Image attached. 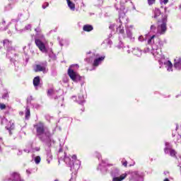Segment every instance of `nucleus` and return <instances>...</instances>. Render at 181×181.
<instances>
[{
  "instance_id": "1",
  "label": "nucleus",
  "mask_w": 181,
  "mask_h": 181,
  "mask_svg": "<svg viewBox=\"0 0 181 181\" xmlns=\"http://www.w3.org/2000/svg\"><path fill=\"white\" fill-rule=\"evenodd\" d=\"M148 45H152L151 53L156 59L159 62L163 60V59H165V56L162 54V50L160 49V47H162V41H160L159 37H156V35H153L150 39H148Z\"/></svg>"
},
{
  "instance_id": "2",
  "label": "nucleus",
  "mask_w": 181,
  "mask_h": 181,
  "mask_svg": "<svg viewBox=\"0 0 181 181\" xmlns=\"http://www.w3.org/2000/svg\"><path fill=\"white\" fill-rule=\"evenodd\" d=\"M34 127L37 131V136L41 141L45 142V141H49V139H50L52 134H50L49 129L45 127L43 123L39 122L36 124Z\"/></svg>"
},
{
  "instance_id": "3",
  "label": "nucleus",
  "mask_w": 181,
  "mask_h": 181,
  "mask_svg": "<svg viewBox=\"0 0 181 181\" xmlns=\"http://www.w3.org/2000/svg\"><path fill=\"white\" fill-rule=\"evenodd\" d=\"M71 159L69 157H66L65 163L70 166L71 170L73 172H77V170L80 169V165H81V163L80 160H77V156L76 155L72 156Z\"/></svg>"
},
{
  "instance_id": "4",
  "label": "nucleus",
  "mask_w": 181,
  "mask_h": 181,
  "mask_svg": "<svg viewBox=\"0 0 181 181\" xmlns=\"http://www.w3.org/2000/svg\"><path fill=\"white\" fill-rule=\"evenodd\" d=\"M75 69H78V64L71 65L68 69V75L72 81L77 83V81H80L81 80V76L77 72L74 71Z\"/></svg>"
},
{
  "instance_id": "5",
  "label": "nucleus",
  "mask_w": 181,
  "mask_h": 181,
  "mask_svg": "<svg viewBox=\"0 0 181 181\" xmlns=\"http://www.w3.org/2000/svg\"><path fill=\"white\" fill-rule=\"evenodd\" d=\"M119 170L115 169V171L112 172V176L113 177L112 181H122L127 177V173L122 174L119 177Z\"/></svg>"
},
{
  "instance_id": "6",
  "label": "nucleus",
  "mask_w": 181,
  "mask_h": 181,
  "mask_svg": "<svg viewBox=\"0 0 181 181\" xmlns=\"http://www.w3.org/2000/svg\"><path fill=\"white\" fill-rule=\"evenodd\" d=\"M166 18L163 19V22L161 24H159L157 28V34L158 35H165L166 33L167 28H166Z\"/></svg>"
},
{
  "instance_id": "7",
  "label": "nucleus",
  "mask_w": 181,
  "mask_h": 181,
  "mask_svg": "<svg viewBox=\"0 0 181 181\" xmlns=\"http://www.w3.org/2000/svg\"><path fill=\"white\" fill-rule=\"evenodd\" d=\"M125 19H127V17H125V13H123V16H119V26L116 28L117 29V32H118L119 33H124V27H122V23L125 22Z\"/></svg>"
},
{
  "instance_id": "8",
  "label": "nucleus",
  "mask_w": 181,
  "mask_h": 181,
  "mask_svg": "<svg viewBox=\"0 0 181 181\" xmlns=\"http://www.w3.org/2000/svg\"><path fill=\"white\" fill-rule=\"evenodd\" d=\"M164 152L165 153H169L171 156H173V158H175V156H176V151L173 149H172V146L170 145V144L166 142L165 143V148L164 149Z\"/></svg>"
},
{
  "instance_id": "9",
  "label": "nucleus",
  "mask_w": 181,
  "mask_h": 181,
  "mask_svg": "<svg viewBox=\"0 0 181 181\" xmlns=\"http://www.w3.org/2000/svg\"><path fill=\"white\" fill-rule=\"evenodd\" d=\"M35 45L37 46V47L40 49L42 53H46L47 50L46 49V46H45V44L40 41V40L36 39L35 40Z\"/></svg>"
},
{
  "instance_id": "10",
  "label": "nucleus",
  "mask_w": 181,
  "mask_h": 181,
  "mask_svg": "<svg viewBox=\"0 0 181 181\" xmlns=\"http://www.w3.org/2000/svg\"><path fill=\"white\" fill-rule=\"evenodd\" d=\"M6 128L8 129V131H9L10 135H12L11 131L15 129V123L13 121H10Z\"/></svg>"
},
{
  "instance_id": "11",
  "label": "nucleus",
  "mask_w": 181,
  "mask_h": 181,
  "mask_svg": "<svg viewBox=\"0 0 181 181\" xmlns=\"http://www.w3.org/2000/svg\"><path fill=\"white\" fill-rule=\"evenodd\" d=\"M165 67L168 71H173V64L170 61H166L164 62Z\"/></svg>"
},
{
  "instance_id": "12",
  "label": "nucleus",
  "mask_w": 181,
  "mask_h": 181,
  "mask_svg": "<svg viewBox=\"0 0 181 181\" xmlns=\"http://www.w3.org/2000/svg\"><path fill=\"white\" fill-rule=\"evenodd\" d=\"M132 29H134V25H130L127 28V35L129 39H132Z\"/></svg>"
},
{
  "instance_id": "13",
  "label": "nucleus",
  "mask_w": 181,
  "mask_h": 181,
  "mask_svg": "<svg viewBox=\"0 0 181 181\" xmlns=\"http://www.w3.org/2000/svg\"><path fill=\"white\" fill-rule=\"evenodd\" d=\"M11 42H9V40H5L4 41V47H8L7 49L8 52H11V50H13V49L12 47H11Z\"/></svg>"
},
{
  "instance_id": "14",
  "label": "nucleus",
  "mask_w": 181,
  "mask_h": 181,
  "mask_svg": "<svg viewBox=\"0 0 181 181\" xmlns=\"http://www.w3.org/2000/svg\"><path fill=\"white\" fill-rule=\"evenodd\" d=\"M34 70L36 73H37V71H45L46 70V66L37 64L35 66Z\"/></svg>"
},
{
  "instance_id": "15",
  "label": "nucleus",
  "mask_w": 181,
  "mask_h": 181,
  "mask_svg": "<svg viewBox=\"0 0 181 181\" xmlns=\"http://www.w3.org/2000/svg\"><path fill=\"white\" fill-rule=\"evenodd\" d=\"M132 176H134L135 179H136L137 181H144V177H142V175H139L138 172L133 173Z\"/></svg>"
},
{
  "instance_id": "16",
  "label": "nucleus",
  "mask_w": 181,
  "mask_h": 181,
  "mask_svg": "<svg viewBox=\"0 0 181 181\" xmlns=\"http://www.w3.org/2000/svg\"><path fill=\"white\" fill-rule=\"evenodd\" d=\"M12 181H23L22 180H21V176L19 175V174L18 173H13L12 174Z\"/></svg>"
},
{
  "instance_id": "17",
  "label": "nucleus",
  "mask_w": 181,
  "mask_h": 181,
  "mask_svg": "<svg viewBox=\"0 0 181 181\" xmlns=\"http://www.w3.org/2000/svg\"><path fill=\"white\" fill-rule=\"evenodd\" d=\"M132 53L135 56H138V57L142 55V51L141 49H139V48H138V47L134 48L133 50H132Z\"/></svg>"
},
{
  "instance_id": "18",
  "label": "nucleus",
  "mask_w": 181,
  "mask_h": 181,
  "mask_svg": "<svg viewBox=\"0 0 181 181\" xmlns=\"http://www.w3.org/2000/svg\"><path fill=\"white\" fill-rule=\"evenodd\" d=\"M105 59V57H101L94 60L93 62V66H98V64H100L101 62H103Z\"/></svg>"
},
{
  "instance_id": "19",
  "label": "nucleus",
  "mask_w": 181,
  "mask_h": 181,
  "mask_svg": "<svg viewBox=\"0 0 181 181\" xmlns=\"http://www.w3.org/2000/svg\"><path fill=\"white\" fill-rule=\"evenodd\" d=\"M66 2L71 11H74L76 9V5L74 4V3L71 2V1L70 0H66Z\"/></svg>"
},
{
  "instance_id": "20",
  "label": "nucleus",
  "mask_w": 181,
  "mask_h": 181,
  "mask_svg": "<svg viewBox=\"0 0 181 181\" xmlns=\"http://www.w3.org/2000/svg\"><path fill=\"white\" fill-rule=\"evenodd\" d=\"M39 84H40V77L36 76L33 79V85L35 87H37V86H39Z\"/></svg>"
},
{
  "instance_id": "21",
  "label": "nucleus",
  "mask_w": 181,
  "mask_h": 181,
  "mask_svg": "<svg viewBox=\"0 0 181 181\" xmlns=\"http://www.w3.org/2000/svg\"><path fill=\"white\" fill-rule=\"evenodd\" d=\"M83 29L85 32H91V30H93V25H83Z\"/></svg>"
},
{
  "instance_id": "22",
  "label": "nucleus",
  "mask_w": 181,
  "mask_h": 181,
  "mask_svg": "<svg viewBox=\"0 0 181 181\" xmlns=\"http://www.w3.org/2000/svg\"><path fill=\"white\" fill-rule=\"evenodd\" d=\"M158 16H160V10L159 8H156L153 11V18H155V19H156V18H158Z\"/></svg>"
},
{
  "instance_id": "23",
  "label": "nucleus",
  "mask_w": 181,
  "mask_h": 181,
  "mask_svg": "<svg viewBox=\"0 0 181 181\" xmlns=\"http://www.w3.org/2000/svg\"><path fill=\"white\" fill-rule=\"evenodd\" d=\"M77 103H78V104H83V103H84V96L79 95L77 100Z\"/></svg>"
},
{
  "instance_id": "24",
  "label": "nucleus",
  "mask_w": 181,
  "mask_h": 181,
  "mask_svg": "<svg viewBox=\"0 0 181 181\" xmlns=\"http://www.w3.org/2000/svg\"><path fill=\"white\" fill-rule=\"evenodd\" d=\"M30 117V110L29 109V107H26V112H25L26 119H29Z\"/></svg>"
},
{
  "instance_id": "25",
  "label": "nucleus",
  "mask_w": 181,
  "mask_h": 181,
  "mask_svg": "<svg viewBox=\"0 0 181 181\" xmlns=\"http://www.w3.org/2000/svg\"><path fill=\"white\" fill-rule=\"evenodd\" d=\"M174 67H175V69H177L178 70H181V63L175 62L174 64Z\"/></svg>"
},
{
  "instance_id": "26",
  "label": "nucleus",
  "mask_w": 181,
  "mask_h": 181,
  "mask_svg": "<svg viewBox=\"0 0 181 181\" xmlns=\"http://www.w3.org/2000/svg\"><path fill=\"white\" fill-rule=\"evenodd\" d=\"M34 160L37 165H39V163H40V160H41L40 156H36Z\"/></svg>"
},
{
  "instance_id": "27",
  "label": "nucleus",
  "mask_w": 181,
  "mask_h": 181,
  "mask_svg": "<svg viewBox=\"0 0 181 181\" xmlns=\"http://www.w3.org/2000/svg\"><path fill=\"white\" fill-rule=\"evenodd\" d=\"M176 138H177V139H174L175 142H179V141H180L181 136L179 135V134H177V135L176 136Z\"/></svg>"
},
{
  "instance_id": "28",
  "label": "nucleus",
  "mask_w": 181,
  "mask_h": 181,
  "mask_svg": "<svg viewBox=\"0 0 181 181\" xmlns=\"http://www.w3.org/2000/svg\"><path fill=\"white\" fill-rule=\"evenodd\" d=\"M151 31L154 32L156 30V27L154 25H151Z\"/></svg>"
},
{
  "instance_id": "29",
  "label": "nucleus",
  "mask_w": 181,
  "mask_h": 181,
  "mask_svg": "<svg viewBox=\"0 0 181 181\" xmlns=\"http://www.w3.org/2000/svg\"><path fill=\"white\" fill-rule=\"evenodd\" d=\"M6 108V105L4 103H0V110H5Z\"/></svg>"
},
{
  "instance_id": "30",
  "label": "nucleus",
  "mask_w": 181,
  "mask_h": 181,
  "mask_svg": "<svg viewBox=\"0 0 181 181\" xmlns=\"http://www.w3.org/2000/svg\"><path fill=\"white\" fill-rule=\"evenodd\" d=\"M156 0H148V5H153V4H155V1Z\"/></svg>"
},
{
  "instance_id": "31",
  "label": "nucleus",
  "mask_w": 181,
  "mask_h": 181,
  "mask_svg": "<svg viewBox=\"0 0 181 181\" xmlns=\"http://www.w3.org/2000/svg\"><path fill=\"white\" fill-rule=\"evenodd\" d=\"M53 93H54V90L53 89H49L47 92L48 95H52Z\"/></svg>"
},
{
  "instance_id": "32",
  "label": "nucleus",
  "mask_w": 181,
  "mask_h": 181,
  "mask_svg": "<svg viewBox=\"0 0 181 181\" xmlns=\"http://www.w3.org/2000/svg\"><path fill=\"white\" fill-rule=\"evenodd\" d=\"M47 6H49V4L47 2H45L43 5H42V8L43 9H46V8H47Z\"/></svg>"
},
{
  "instance_id": "33",
  "label": "nucleus",
  "mask_w": 181,
  "mask_h": 181,
  "mask_svg": "<svg viewBox=\"0 0 181 181\" xmlns=\"http://www.w3.org/2000/svg\"><path fill=\"white\" fill-rule=\"evenodd\" d=\"M47 158L50 159V160H52V159H53V156H52V153H47Z\"/></svg>"
},
{
  "instance_id": "34",
  "label": "nucleus",
  "mask_w": 181,
  "mask_h": 181,
  "mask_svg": "<svg viewBox=\"0 0 181 181\" xmlns=\"http://www.w3.org/2000/svg\"><path fill=\"white\" fill-rule=\"evenodd\" d=\"M25 29L26 30H30V29H32V25H28L27 26H25Z\"/></svg>"
},
{
  "instance_id": "35",
  "label": "nucleus",
  "mask_w": 181,
  "mask_h": 181,
  "mask_svg": "<svg viewBox=\"0 0 181 181\" xmlns=\"http://www.w3.org/2000/svg\"><path fill=\"white\" fill-rule=\"evenodd\" d=\"M139 42H144V37L142 35L139 37Z\"/></svg>"
},
{
  "instance_id": "36",
  "label": "nucleus",
  "mask_w": 181,
  "mask_h": 181,
  "mask_svg": "<svg viewBox=\"0 0 181 181\" xmlns=\"http://www.w3.org/2000/svg\"><path fill=\"white\" fill-rule=\"evenodd\" d=\"M122 165H123V166H124L125 168H127V165H128V162L124 161V162L122 163Z\"/></svg>"
},
{
  "instance_id": "37",
  "label": "nucleus",
  "mask_w": 181,
  "mask_h": 181,
  "mask_svg": "<svg viewBox=\"0 0 181 181\" xmlns=\"http://www.w3.org/2000/svg\"><path fill=\"white\" fill-rule=\"evenodd\" d=\"M128 0H121V4H127Z\"/></svg>"
},
{
  "instance_id": "38",
  "label": "nucleus",
  "mask_w": 181,
  "mask_h": 181,
  "mask_svg": "<svg viewBox=\"0 0 181 181\" xmlns=\"http://www.w3.org/2000/svg\"><path fill=\"white\" fill-rule=\"evenodd\" d=\"M163 4L166 5V4H168V2H169V0H163Z\"/></svg>"
},
{
  "instance_id": "39",
  "label": "nucleus",
  "mask_w": 181,
  "mask_h": 181,
  "mask_svg": "<svg viewBox=\"0 0 181 181\" xmlns=\"http://www.w3.org/2000/svg\"><path fill=\"white\" fill-rule=\"evenodd\" d=\"M26 172H27V173H28V175H30V173H32V172L30 171V170H27Z\"/></svg>"
},
{
  "instance_id": "40",
  "label": "nucleus",
  "mask_w": 181,
  "mask_h": 181,
  "mask_svg": "<svg viewBox=\"0 0 181 181\" xmlns=\"http://www.w3.org/2000/svg\"><path fill=\"white\" fill-rule=\"evenodd\" d=\"M51 160L50 158H47V163H50Z\"/></svg>"
},
{
  "instance_id": "41",
  "label": "nucleus",
  "mask_w": 181,
  "mask_h": 181,
  "mask_svg": "<svg viewBox=\"0 0 181 181\" xmlns=\"http://www.w3.org/2000/svg\"><path fill=\"white\" fill-rule=\"evenodd\" d=\"M119 9H120V11H124V9H125V7L122 6Z\"/></svg>"
},
{
  "instance_id": "42",
  "label": "nucleus",
  "mask_w": 181,
  "mask_h": 181,
  "mask_svg": "<svg viewBox=\"0 0 181 181\" xmlns=\"http://www.w3.org/2000/svg\"><path fill=\"white\" fill-rule=\"evenodd\" d=\"M164 181H169V179L166 178L164 180Z\"/></svg>"
},
{
  "instance_id": "43",
  "label": "nucleus",
  "mask_w": 181,
  "mask_h": 181,
  "mask_svg": "<svg viewBox=\"0 0 181 181\" xmlns=\"http://www.w3.org/2000/svg\"><path fill=\"white\" fill-rule=\"evenodd\" d=\"M100 2V4H103V0H98Z\"/></svg>"
},
{
  "instance_id": "44",
  "label": "nucleus",
  "mask_w": 181,
  "mask_h": 181,
  "mask_svg": "<svg viewBox=\"0 0 181 181\" xmlns=\"http://www.w3.org/2000/svg\"><path fill=\"white\" fill-rule=\"evenodd\" d=\"M35 32H37V28H35Z\"/></svg>"
},
{
  "instance_id": "45",
  "label": "nucleus",
  "mask_w": 181,
  "mask_h": 181,
  "mask_svg": "<svg viewBox=\"0 0 181 181\" xmlns=\"http://www.w3.org/2000/svg\"><path fill=\"white\" fill-rule=\"evenodd\" d=\"M102 165H103V166H104V162H103V163H102Z\"/></svg>"
},
{
  "instance_id": "46",
  "label": "nucleus",
  "mask_w": 181,
  "mask_h": 181,
  "mask_svg": "<svg viewBox=\"0 0 181 181\" xmlns=\"http://www.w3.org/2000/svg\"><path fill=\"white\" fill-rule=\"evenodd\" d=\"M37 151H40V148H37Z\"/></svg>"
},
{
  "instance_id": "47",
  "label": "nucleus",
  "mask_w": 181,
  "mask_h": 181,
  "mask_svg": "<svg viewBox=\"0 0 181 181\" xmlns=\"http://www.w3.org/2000/svg\"><path fill=\"white\" fill-rule=\"evenodd\" d=\"M176 131H177V127H176Z\"/></svg>"
},
{
  "instance_id": "48",
  "label": "nucleus",
  "mask_w": 181,
  "mask_h": 181,
  "mask_svg": "<svg viewBox=\"0 0 181 181\" xmlns=\"http://www.w3.org/2000/svg\"><path fill=\"white\" fill-rule=\"evenodd\" d=\"M54 181H59V180H55Z\"/></svg>"
},
{
  "instance_id": "49",
  "label": "nucleus",
  "mask_w": 181,
  "mask_h": 181,
  "mask_svg": "<svg viewBox=\"0 0 181 181\" xmlns=\"http://www.w3.org/2000/svg\"><path fill=\"white\" fill-rule=\"evenodd\" d=\"M110 28H112V26H110Z\"/></svg>"
}]
</instances>
